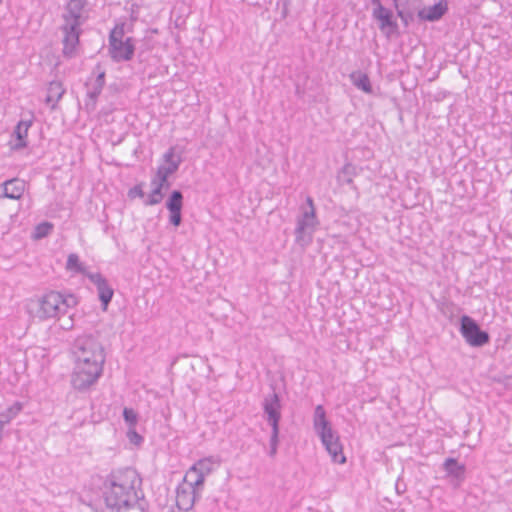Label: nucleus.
Here are the masks:
<instances>
[{"instance_id":"obj_29","label":"nucleus","mask_w":512,"mask_h":512,"mask_svg":"<svg viewBox=\"0 0 512 512\" xmlns=\"http://www.w3.org/2000/svg\"><path fill=\"white\" fill-rule=\"evenodd\" d=\"M279 433H280V430H272L271 431V436H270V440H269L270 449H269L268 454L272 458L275 457V455L277 454L278 445H279Z\"/></svg>"},{"instance_id":"obj_21","label":"nucleus","mask_w":512,"mask_h":512,"mask_svg":"<svg viewBox=\"0 0 512 512\" xmlns=\"http://www.w3.org/2000/svg\"><path fill=\"white\" fill-rule=\"evenodd\" d=\"M349 78L352 84L359 90L367 94L372 93V85L366 73H363L361 71H353L352 73H350Z\"/></svg>"},{"instance_id":"obj_38","label":"nucleus","mask_w":512,"mask_h":512,"mask_svg":"<svg viewBox=\"0 0 512 512\" xmlns=\"http://www.w3.org/2000/svg\"><path fill=\"white\" fill-rule=\"evenodd\" d=\"M142 54H143V51L140 50L139 53H138V57L141 58L142 57Z\"/></svg>"},{"instance_id":"obj_9","label":"nucleus","mask_w":512,"mask_h":512,"mask_svg":"<svg viewBox=\"0 0 512 512\" xmlns=\"http://www.w3.org/2000/svg\"><path fill=\"white\" fill-rule=\"evenodd\" d=\"M201 486L194 485L192 480L184 477V481L176 490V505L179 510L189 511L193 508L196 499L199 497Z\"/></svg>"},{"instance_id":"obj_11","label":"nucleus","mask_w":512,"mask_h":512,"mask_svg":"<svg viewBox=\"0 0 512 512\" xmlns=\"http://www.w3.org/2000/svg\"><path fill=\"white\" fill-rule=\"evenodd\" d=\"M184 196L180 190L170 192L165 207L169 211V223L174 227H179L182 223V209Z\"/></svg>"},{"instance_id":"obj_5","label":"nucleus","mask_w":512,"mask_h":512,"mask_svg":"<svg viewBox=\"0 0 512 512\" xmlns=\"http://www.w3.org/2000/svg\"><path fill=\"white\" fill-rule=\"evenodd\" d=\"M306 203L308 204L309 209L304 210L297 218L295 228V242L302 247H306L312 242L313 233L319 224L312 197L308 196L306 198Z\"/></svg>"},{"instance_id":"obj_1","label":"nucleus","mask_w":512,"mask_h":512,"mask_svg":"<svg viewBox=\"0 0 512 512\" xmlns=\"http://www.w3.org/2000/svg\"><path fill=\"white\" fill-rule=\"evenodd\" d=\"M142 479L137 470L124 467L112 470L103 483L102 495L110 512H123L137 506L147 510V502L141 489Z\"/></svg>"},{"instance_id":"obj_24","label":"nucleus","mask_w":512,"mask_h":512,"mask_svg":"<svg viewBox=\"0 0 512 512\" xmlns=\"http://www.w3.org/2000/svg\"><path fill=\"white\" fill-rule=\"evenodd\" d=\"M333 462L343 464L346 462V457L343 454V448L340 439L330 443L325 447Z\"/></svg>"},{"instance_id":"obj_33","label":"nucleus","mask_w":512,"mask_h":512,"mask_svg":"<svg viewBox=\"0 0 512 512\" xmlns=\"http://www.w3.org/2000/svg\"><path fill=\"white\" fill-rule=\"evenodd\" d=\"M397 16L401 19L403 24L407 27L410 22L414 20V15L412 12H405L404 10H398Z\"/></svg>"},{"instance_id":"obj_36","label":"nucleus","mask_w":512,"mask_h":512,"mask_svg":"<svg viewBox=\"0 0 512 512\" xmlns=\"http://www.w3.org/2000/svg\"><path fill=\"white\" fill-rule=\"evenodd\" d=\"M398 1H399V0H393V5H394V7H395V9H396V11H397V12H398V10H400V9H399V5H398Z\"/></svg>"},{"instance_id":"obj_6","label":"nucleus","mask_w":512,"mask_h":512,"mask_svg":"<svg viewBox=\"0 0 512 512\" xmlns=\"http://www.w3.org/2000/svg\"><path fill=\"white\" fill-rule=\"evenodd\" d=\"M123 25L115 26L109 35V55L114 62L130 61L135 53V44L132 37L123 40Z\"/></svg>"},{"instance_id":"obj_8","label":"nucleus","mask_w":512,"mask_h":512,"mask_svg":"<svg viewBox=\"0 0 512 512\" xmlns=\"http://www.w3.org/2000/svg\"><path fill=\"white\" fill-rule=\"evenodd\" d=\"M313 427L324 447L339 440V436L326 418V411L322 405H317L314 410Z\"/></svg>"},{"instance_id":"obj_25","label":"nucleus","mask_w":512,"mask_h":512,"mask_svg":"<svg viewBox=\"0 0 512 512\" xmlns=\"http://www.w3.org/2000/svg\"><path fill=\"white\" fill-rule=\"evenodd\" d=\"M22 410V404L15 402L12 406L8 407L5 411L0 413V426L4 427L9 424Z\"/></svg>"},{"instance_id":"obj_10","label":"nucleus","mask_w":512,"mask_h":512,"mask_svg":"<svg viewBox=\"0 0 512 512\" xmlns=\"http://www.w3.org/2000/svg\"><path fill=\"white\" fill-rule=\"evenodd\" d=\"M263 412L267 423L271 427L272 430H280V421H281V409L282 404L280 400V396L273 391L271 394H268L264 397L263 403Z\"/></svg>"},{"instance_id":"obj_14","label":"nucleus","mask_w":512,"mask_h":512,"mask_svg":"<svg viewBox=\"0 0 512 512\" xmlns=\"http://www.w3.org/2000/svg\"><path fill=\"white\" fill-rule=\"evenodd\" d=\"M163 161L164 164L157 168L156 174L158 175V178H169L178 171L182 158L181 156L175 155V147H170L163 154Z\"/></svg>"},{"instance_id":"obj_27","label":"nucleus","mask_w":512,"mask_h":512,"mask_svg":"<svg viewBox=\"0 0 512 512\" xmlns=\"http://www.w3.org/2000/svg\"><path fill=\"white\" fill-rule=\"evenodd\" d=\"M164 198V190L159 188H152L147 198L144 200L145 206H155L162 202Z\"/></svg>"},{"instance_id":"obj_7","label":"nucleus","mask_w":512,"mask_h":512,"mask_svg":"<svg viewBox=\"0 0 512 512\" xmlns=\"http://www.w3.org/2000/svg\"><path fill=\"white\" fill-rule=\"evenodd\" d=\"M459 331L467 344L472 347H482L490 341L489 333L482 330L477 321L468 315L461 316Z\"/></svg>"},{"instance_id":"obj_4","label":"nucleus","mask_w":512,"mask_h":512,"mask_svg":"<svg viewBox=\"0 0 512 512\" xmlns=\"http://www.w3.org/2000/svg\"><path fill=\"white\" fill-rule=\"evenodd\" d=\"M77 304L74 295L64 296L57 291H50L44 294L36 302H32L30 311L40 320L58 317L67 312V309Z\"/></svg>"},{"instance_id":"obj_15","label":"nucleus","mask_w":512,"mask_h":512,"mask_svg":"<svg viewBox=\"0 0 512 512\" xmlns=\"http://www.w3.org/2000/svg\"><path fill=\"white\" fill-rule=\"evenodd\" d=\"M443 470L446 472L447 477L452 479L455 487L459 486L466 477L465 464L459 463L457 459L449 457L443 463Z\"/></svg>"},{"instance_id":"obj_16","label":"nucleus","mask_w":512,"mask_h":512,"mask_svg":"<svg viewBox=\"0 0 512 512\" xmlns=\"http://www.w3.org/2000/svg\"><path fill=\"white\" fill-rule=\"evenodd\" d=\"M212 471V462L210 459H201L197 463H195L186 473L185 477L190 479V477L195 476V479L192 480L194 485L202 486L204 484L205 476L208 475Z\"/></svg>"},{"instance_id":"obj_28","label":"nucleus","mask_w":512,"mask_h":512,"mask_svg":"<svg viewBox=\"0 0 512 512\" xmlns=\"http://www.w3.org/2000/svg\"><path fill=\"white\" fill-rule=\"evenodd\" d=\"M53 227V224L47 221L37 224L34 229L33 238L42 239L47 237L52 232Z\"/></svg>"},{"instance_id":"obj_23","label":"nucleus","mask_w":512,"mask_h":512,"mask_svg":"<svg viewBox=\"0 0 512 512\" xmlns=\"http://www.w3.org/2000/svg\"><path fill=\"white\" fill-rule=\"evenodd\" d=\"M24 191V185L18 180H9L4 183V195L10 199H19Z\"/></svg>"},{"instance_id":"obj_12","label":"nucleus","mask_w":512,"mask_h":512,"mask_svg":"<svg viewBox=\"0 0 512 512\" xmlns=\"http://www.w3.org/2000/svg\"><path fill=\"white\" fill-rule=\"evenodd\" d=\"M86 277L96 286L102 310L106 311L114 295L113 288L101 273H88Z\"/></svg>"},{"instance_id":"obj_30","label":"nucleus","mask_w":512,"mask_h":512,"mask_svg":"<svg viewBox=\"0 0 512 512\" xmlns=\"http://www.w3.org/2000/svg\"><path fill=\"white\" fill-rule=\"evenodd\" d=\"M123 419L132 428L137 424L138 415L132 408L125 407L123 409Z\"/></svg>"},{"instance_id":"obj_19","label":"nucleus","mask_w":512,"mask_h":512,"mask_svg":"<svg viewBox=\"0 0 512 512\" xmlns=\"http://www.w3.org/2000/svg\"><path fill=\"white\" fill-rule=\"evenodd\" d=\"M32 125V120H21L17 123L15 129H14V135L16 137L17 142L12 146L13 150H21L23 148H26L27 143V136H28V129Z\"/></svg>"},{"instance_id":"obj_35","label":"nucleus","mask_w":512,"mask_h":512,"mask_svg":"<svg viewBox=\"0 0 512 512\" xmlns=\"http://www.w3.org/2000/svg\"><path fill=\"white\" fill-rule=\"evenodd\" d=\"M160 185H162L164 191L168 190L171 186L169 178H160Z\"/></svg>"},{"instance_id":"obj_26","label":"nucleus","mask_w":512,"mask_h":512,"mask_svg":"<svg viewBox=\"0 0 512 512\" xmlns=\"http://www.w3.org/2000/svg\"><path fill=\"white\" fill-rule=\"evenodd\" d=\"M66 269L75 273L88 274L86 272L85 266L80 262L79 256L75 253H71L68 255L66 262Z\"/></svg>"},{"instance_id":"obj_34","label":"nucleus","mask_w":512,"mask_h":512,"mask_svg":"<svg viewBox=\"0 0 512 512\" xmlns=\"http://www.w3.org/2000/svg\"><path fill=\"white\" fill-rule=\"evenodd\" d=\"M151 186L153 188H159V189H162V185H160V178H158V175L155 174V176L151 179Z\"/></svg>"},{"instance_id":"obj_17","label":"nucleus","mask_w":512,"mask_h":512,"mask_svg":"<svg viewBox=\"0 0 512 512\" xmlns=\"http://www.w3.org/2000/svg\"><path fill=\"white\" fill-rule=\"evenodd\" d=\"M448 11L447 0H439V2L430 6L428 9L418 11V18L422 21L435 22L440 20Z\"/></svg>"},{"instance_id":"obj_3","label":"nucleus","mask_w":512,"mask_h":512,"mask_svg":"<svg viewBox=\"0 0 512 512\" xmlns=\"http://www.w3.org/2000/svg\"><path fill=\"white\" fill-rule=\"evenodd\" d=\"M87 5V0H69L62 14L63 24L60 30L63 33V56L72 58L75 56L76 47L82 33L81 26L85 23L86 17L82 12Z\"/></svg>"},{"instance_id":"obj_20","label":"nucleus","mask_w":512,"mask_h":512,"mask_svg":"<svg viewBox=\"0 0 512 512\" xmlns=\"http://www.w3.org/2000/svg\"><path fill=\"white\" fill-rule=\"evenodd\" d=\"M64 93L65 88L60 81H51L47 88V96L45 99L46 104L50 105L52 110H55L58 101L62 98Z\"/></svg>"},{"instance_id":"obj_37","label":"nucleus","mask_w":512,"mask_h":512,"mask_svg":"<svg viewBox=\"0 0 512 512\" xmlns=\"http://www.w3.org/2000/svg\"><path fill=\"white\" fill-rule=\"evenodd\" d=\"M371 3L372 4H379V3H382L381 0H371Z\"/></svg>"},{"instance_id":"obj_18","label":"nucleus","mask_w":512,"mask_h":512,"mask_svg":"<svg viewBox=\"0 0 512 512\" xmlns=\"http://www.w3.org/2000/svg\"><path fill=\"white\" fill-rule=\"evenodd\" d=\"M94 72L97 73L95 81L92 85V89L87 92V97L89 101L86 103V106L91 105L92 108L95 107L97 99L101 94L103 87L105 85V71L101 69L100 63L95 66Z\"/></svg>"},{"instance_id":"obj_22","label":"nucleus","mask_w":512,"mask_h":512,"mask_svg":"<svg viewBox=\"0 0 512 512\" xmlns=\"http://www.w3.org/2000/svg\"><path fill=\"white\" fill-rule=\"evenodd\" d=\"M358 175V169L351 163L345 164L338 174V180L351 188L356 189L353 178Z\"/></svg>"},{"instance_id":"obj_31","label":"nucleus","mask_w":512,"mask_h":512,"mask_svg":"<svg viewBox=\"0 0 512 512\" xmlns=\"http://www.w3.org/2000/svg\"><path fill=\"white\" fill-rule=\"evenodd\" d=\"M126 436L129 442L135 446H140L144 441V438L136 431L135 427H129Z\"/></svg>"},{"instance_id":"obj_2","label":"nucleus","mask_w":512,"mask_h":512,"mask_svg":"<svg viewBox=\"0 0 512 512\" xmlns=\"http://www.w3.org/2000/svg\"><path fill=\"white\" fill-rule=\"evenodd\" d=\"M71 353L75 359L72 386L86 391L102 375L106 359L104 347L96 335L83 334L73 341Z\"/></svg>"},{"instance_id":"obj_32","label":"nucleus","mask_w":512,"mask_h":512,"mask_svg":"<svg viewBox=\"0 0 512 512\" xmlns=\"http://www.w3.org/2000/svg\"><path fill=\"white\" fill-rule=\"evenodd\" d=\"M143 186H144V183L136 184L135 186H133L132 188L129 189L128 196L130 198H135V197L143 198L145 196V193L143 191Z\"/></svg>"},{"instance_id":"obj_13","label":"nucleus","mask_w":512,"mask_h":512,"mask_svg":"<svg viewBox=\"0 0 512 512\" xmlns=\"http://www.w3.org/2000/svg\"><path fill=\"white\" fill-rule=\"evenodd\" d=\"M373 11L372 17L379 22L380 30H388L389 33H394L398 29L397 22L393 19V12L383 6L382 3L372 4Z\"/></svg>"}]
</instances>
